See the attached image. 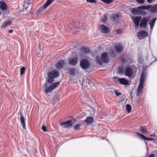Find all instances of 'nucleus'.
Returning <instances> with one entry per match:
<instances>
[{"instance_id": "nucleus-20", "label": "nucleus", "mask_w": 157, "mask_h": 157, "mask_svg": "<svg viewBox=\"0 0 157 157\" xmlns=\"http://www.w3.org/2000/svg\"><path fill=\"white\" fill-rule=\"evenodd\" d=\"M84 121L88 124L92 123L93 121V118L91 116L87 117Z\"/></svg>"}, {"instance_id": "nucleus-17", "label": "nucleus", "mask_w": 157, "mask_h": 157, "mask_svg": "<svg viewBox=\"0 0 157 157\" xmlns=\"http://www.w3.org/2000/svg\"><path fill=\"white\" fill-rule=\"evenodd\" d=\"M115 48L117 52H120L123 50V47L120 44L118 43L115 46Z\"/></svg>"}, {"instance_id": "nucleus-51", "label": "nucleus", "mask_w": 157, "mask_h": 157, "mask_svg": "<svg viewBox=\"0 0 157 157\" xmlns=\"http://www.w3.org/2000/svg\"><path fill=\"white\" fill-rule=\"evenodd\" d=\"M37 56H38V57H40V56H41V55H40V54H38V55H37Z\"/></svg>"}, {"instance_id": "nucleus-46", "label": "nucleus", "mask_w": 157, "mask_h": 157, "mask_svg": "<svg viewBox=\"0 0 157 157\" xmlns=\"http://www.w3.org/2000/svg\"><path fill=\"white\" fill-rule=\"evenodd\" d=\"M13 32V30L12 29H10L9 30L8 32L9 33H12Z\"/></svg>"}, {"instance_id": "nucleus-15", "label": "nucleus", "mask_w": 157, "mask_h": 157, "mask_svg": "<svg viewBox=\"0 0 157 157\" xmlns=\"http://www.w3.org/2000/svg\"><path fill=\"white\" fill-rule=\"evenodd\" d=\"M20 113L21 115V117L20 119L21 123L23 126V128L24 129H26V127L25 126V118L24 117L22 113H21V112H20Z\"/></svg>"}, {"instance_id": "nucleus-8", "label": "nucleus", "mask_w": 157, "mask_h": 157, "mask_svg": "<svg viewBox=\"0 0 157 157\" xmlns=\"http://www.w3.org/2000/svg\"><path fill=\"white\" fill-rule=\"evenodd\" d=\"M101 59L103 62L108 63L109 61V56L106 52L103 53L101 55Z\"/></svg>"}, {"instance_id": "nucleus-48", "label": "nucleus", "mask_w": 157, "mask_h": 157, "mask_svg": "<svg viewBox=\"0 0 157 157\" xmlns=\"http://www.w3.org/2000/svg\"><path fill=\"white\" fill-rule=\"evenodd\" d=\"M150 136H155V134L154 133H152L150 134Z\"/></svg>"}, {"instance_id": "nucleus-27", "label": "nucleus", "mask_w": 157, "mask_h": 157, "mask_svg": "<svg viewBox=\"0 0 157 157\" xmlns=\"http://www.w3.org/2000/svg\"><path fill=\"white\" fill-rule=\"evenodd\" d=\"M119 17V15L117 14H116L112 15V19L113 21H115L118 20Z\"/></svg>"}, {"instance_id": "nucleus-19", "label": "nucleus", "mask_w": 157, "mask_h": 157, "mask_svg": "<svg viewBox=\"0 0 157 157\" xmlns=\"http://www.w3.org/2000/svg\"><path fill=\"white\" fill-rule=\"evenodd\" d=\"M143 88L144 86L139 84L138 88L136 90V95L137 96H138L140 95V93H141Z\"/></svg>"}, {"instance_id": "nucleus-32", "label": "nucleus", "mask_w": 157, "mask_h": 157, "mask_svg": "<svg viewBox=\"0 0 157 157\" xmlns=\"http://www.w3.org/2000/svg\"><path fill=\"white\" fill-rule=\"evenodd\" d=\"M156 20V18L155 17L152 20H151V22H149V24H150V25H151L154 26Z\"/></svg>"}, {"instance_id": "nucleus-47", "label": "nucleus", "mask_w": 157, "mask_h": 157, "mask_svg": "<svg viewBox=\"0 0 157 157\" xmlns=\"http://www.w3.org/2000/svg\"><path fill=\"white\" fill-rule=\"evenodd\" d=\"M122 62H123V63H125V61H126L125 59L124 58H123L122 59Z\"/></svg>"}, {"instance_id": "nucleus-40", "label": "nucleus", "mask_w": 157, "mask_h": 157, "mask_svg": "<svg viewBox=\"0 0 157 157\" xmlns=\"http://www.w3.org/2000/svg\"><path fill=\"white\" fill-rule=\"evenodd\" d=\"M86 1L87 2L94 3H95L97 2L96 0H86Z\"/></svg>"}, {"instance_id": "nucleus-25", "label": "nucleus", "mask_w": 157, "mask_h": 157, "mask_svg": "<svg viewBox=\"0 0 157 157\" xmlns=\"http://www.w3.org/2000/svg\"><path fill=\"white\" fill-rule=\"evenodd\" d=\"M140 131L143 134H146L147 132V129L145 127L141 126L140 128Z\"/></svg>"}, {"instance_id": "nucleus-22", "label": "nucleus", "mask_w": 157, "mask_h": 157, "mask_svg": "<svg viewBox=\"0 0 157 157\" xmlns=\"http://www.w3.org/2000/svg\"><path fill=\"white\" fill-rule=\"evenodd\" d=\"M11 23V21L8 20H7L3 23L2 25L1 26V28L3 29L7 25H10Z\"/></svg>"}, {"instance_id": "nucleus-5", "label": "nucleus", "mask_w": 157, "mask_h": 157, "mask_svg": "<svg viewBox=\"0 0 157 157\" xmlns=\"http://www.w3.org/2000/svg\"><path fill=\"white\" fill-rule=\"evenodd\" d=\"M147 33L145 30H141L137 33V36L140 39L144 38L147 36Z\"/></svg>"}, {"instance_id": "nucleus-34", "label": "nucleus", "mask_w": 157, "mask_h": 157, "mask_svg": "<svg viewBox=\"0 0 157 157\" xmlns=\"http://www.w3.org/2000/svg\"><path fill=\"white\" fill-rule=\"evenodd\" d=\"M126 109L128 112H129L131 110V106L129 104H127L126 105Z\"/></svg>"}, {"instance_id": "nucleus-44", "label": "nucleus", "mask_w": 157, "mask_h": 157, "mask_svg": "<svg viewBox=\"0 0 157 157\" xmlns=\"http://www.w3.org/2000/svg\"><path fill=\"white\" fill-rule=\"evenodd\" d=\"M134 24H135L136 27L137 29V28L138 27V26H139V23H138L137 24L136 23H134Z\"/></svg>"}, {"instance_id": "nucleus-4", "label": "nucleus", "mask_w": 157, "mask_h": 157, "mask_svg": "<svg viewBox=\"0 0 157 157\" xmlns=\"http://www.w3.org/2000/svg\"><path fill=\"white\" fill-rule=\"evenodd\" d=\"M59 82H55L52 83V85L48 87L45 89V92L47 93H49L51 92L52 90L55 89L58 86L59 84Z\"/></svg>"}, {"instance_id": "nucleus-41", "label": "nucleus", "mask_w": 157, "mask_h": 157, "mask_svg": "<svg viewBox=\"0 0 157 157\" xmlns=\"http://www.w3.org/2000/svg\"><path fill=\"white\" fill-rule=\"evenodd\" d=\"M116 95L117 96H119L120 95H121V94L120 92H118V91L117 90H115L114 91Z\"/></svg>"}, {"instance_id": "nucleus-36", "label": "nucleus", "mask_w": 157, "mask_h": 157, "mask_svg": "<svg viewBox=\"0 0 157 157\" xmlns=\"http://www.w3.org/2000/svg\"><path fill=\"white\" fill-rule=\"evenodd\" d=\"M136 2L139 4H141L144 3L145 2V0H136Z\"/></svg>"}, {"instance_id": "nucleus-33", "label": "nucleus", "mask_w": 157, "mask_h": 157, "mask_svg": "<svg viewBox=\"0 0 157 157\" xmlns=\"http://www.w3.org/2000/svg\"><path fill=\"white\" fill-rule=\"evenodd\" d=\"M136 133L141 138V139L146 140L147 137H146L144 135L140 134L138 132H136Z\"/></svg>"}, {"instance_id": "nucleus-2", "label": "nucleus", "mask_w": 157, "mask_h": 157, "mask_svg": "<svg viewBox=\"0 0 157 157\" xmlns=\"http://www.w3.org/2000/svg\"><path fill=\"white\" fill-rule=\"evenodd\" d=\"M151 7V5L138 6L137 9L136 8L132 9L131 10V12L134 15L139 14L140 9H142L143 10H148Z\"/></svg>"}, {"instance_id": "nucleus-37", "label": "nucleus", "mask_w": 157, "mask_h": 157, "mask_svg": "<svg viewBox=\"0 0 157 157\" xmlns=\"http://www.w3.org/2000/svg\"><path fill=\"white\" fill-rule=\"evenodd\" d=\"M42 130L44 132H46L47 131L46 126L45 125H43L42 127Z\"/></svg>"}, {"instance_id": "nucleus-1", "label": "nucleus", "mask_w": 157, "mask_h": 157, "mask_svg": "<svg viewBox=\"0 0 157 157\" xmlns=\"http://www.w3.org/2000/svg\"><path fill=\"white\" fill-rule=\"evenodd\" d=\"M59 72L56 70H52L49 72L48 74V78L47 79V82L44 84V86L47 87L48 85V83L49 84H52L54 81V78L58 77L59 76Z\"/></svg>"}, {"instance_id": "nucleus-6", "label": "nucleus", "mask_w": 157, "mask_h": 157, "mask_svg": "<svg viewBox=\"0 0 157 157\" xmlns=\"http://www.w3.org/2000/svg\"><path fill=\"white\" fill-rule=\"evenodd\" d=\"M113 79L114 80H117L119 81L120 84L122 85H128V80L124 78H119L114 76L113 77Z\"/></svg>"}, {"instance_id": "nucleus-38", "label": "nucleus", "mask_w": 157, "mask_h": 157, "mask_svg": "<svg viewBox=\"0 0 157 157\" xmlns=\"http://www.w3.org/2000/svg\"><path fill=\"white\" fill-rule=\"evenodd\" d=\"M81 124H77L75 126L74 128L75 130L77 129H79L80 128L79 127L81 126Z\"/></svg>"}, {"instance_id": "nucleus-50", "label": "nucleus", "mask_w": 157, "mask_h": 157, "mask_svg": "<svg viewBox=\"0 0 157 157\" xmlns=\"http://www.w3.org/2000/svg\"><path fill=\"white\" fill-rule=\"evenodd\" d=\"M150 25V29H152L154 27V26H153V25Z\"/></svg>"}, {"instance_id": "nucleus-26", "label": "nucleus", "mask_w": 157, "mask_h": 157, "mask_svg": "<svg viewBox=\"0 0 157 157\" xmlns=\"http://www.w3.org/2000/svg\"><path fill=\"white\" fill-rule=\"evenodd\" d=\"M75 69L74 68H71L69 69L70 74L71 75H75Z\"/></svg>"}, {"instance_id": "nucleus-29", "label": "nucleus", "mask_w": 157, "mask_h": 157, "mask_svg": "<svg viewBox=\"0 0 157 157\" xmlns=\"http://www.w3.org/2000/svg\"><path fill=\"white\" fill-rule=\"evenodd\" d=\"M26 68L24 67H21L20 70V75H23L25 71Z\"/></svg>"}, {"instance_id": "nucleus-39", "label": "nucleus", "mask_w": 157, "mask_h": 157, "mask_svg": "<svg viewBox=\"0 0 157 157\" xmlns=\"http://www.w3.org/2000/svg\"><path fill=\"white\" fill-rule=\"evenodd\" d=\"M103 18L102 20V21L103 22H106V21L107 20V16L105 15H103Z\"/></svg>"}, {"instance_id": "nucleus-13", "label": "nucleus", "mask_w": 157, "mask_h": 157, "mask_svg": "<svg viewBox=\"0 0 157 157\" xmlns=\"http://www.w3.org/2000/svg\"><path fill=\"white\" fill-rule=\"evenodd\" d=\"M54 0H47L46 2L44 3L43 5L41 6L40 8V10L39 11H41L43 9L46 8L48 7Z\"/></svg>"}, {"instance_id": "nucleus-11", "label": "nucleus", "mask_w": 157, "mask_h": 157, "mask_svg": "<svg viewBox=\"0 0 157 157\" xmlns=\"http://www.w3.org/2000/svg\"><path fill=\"white\" fill-rule=\"evenodd\" d=\"M125 74L126 76H128L129 77H132L133 73V71L132 68L129 67H127L125 70Z\"/></svg>"}, {"instance_id": "nucleus-21", "label": "nucleus", "mask_w": 157, "mask_h": 157, "mask_svg": "<svg viewBox=\"0 0 157 157\" xmlns=\"http://www.w3.org/2000/svg\"><path fill=\"white\" fill-rule=\"evenodd\" d=\"M81 50L82 52L84 53H88L90 52V50L88 47H82L81 48Z\"/></svg>"}, {"instance_id": "nucleus-30", "label": "nucleus", "mask_w": 157, "mask_h": 157, "mask_svg": "<svg viewBox=\"0 0 157 157\" xmlns=\"http://www.w3.org/2000/svg\"><path fill=\"white\" fill-rule=\"evenodd\" d=\"M96 61L98 64H99V65H102V61L101 60V59L99 57H97Z\"/></svg>"}, {"instance_id": "nucleus-3", "label": "nucleus", "mask_w": 157, "mask_h": 157, "mask_svg": "<svg viewBox=\"0 0 157 157\" xmlns=\"http://www.w3.org/2000/svg\"><path fill=\"white\" fill-rule=\"evenodd\" d=\"M79 64L82 69L86 70L89 68L90 63L87 59H83L81 60Z\"/></svg>"}, {"instance_id": "nucleus-10", "label": "nucleus", "mask_w": 157, "mask_h": 157, "mask_svg": "<svg viewBox=\"0 0 157 157\" xmlns=\"http://www.w3.org/2000/svg\"><path fill=\"white\" fill-rule=\"evenodd\" d=\"M99 29L101 32L103 33H108L109 32V29L108 27L104 25H99Z\"/></svg>"}, {"instance_id": "nucleus-35", "label": "nucleus", "mask_w": 157, "mask_h": 157, "mask_svg": "<svg viewBox=\"0 0 157 157\" xmlns=\"http://www.w3.org/2000/svg\"><path fill=\"white\" fill-rule=\"evenodd\" d=\"M118 73L121 75L123 73V68L122 67H119L117 71Z\"/></svg>"}, {"instance_id": "nucleus-9", "label": "nucleus", "mask_w": 157, "mask_h": 157, "mask_svg": "<svg viewBox=\"0 0 157 157\" xmlns=\"http://www.w3.org/2000/svg\"><path fill=\"white\" fill-rule=\"evenodd\" d=\"M148 20L147 17H143L140 23V27L141 28H143L144 29L147 26Z\"/></svg>"}, {"instance_id": "nucleus-14", "label": "nucleus", "mask_w": 157, "mask_h": 157, "mask_svg": "<svg viewBox=\"0 0 157 157\" xmlns=\"http://www.w3.org/2000/svg\"><path fill=\"white\" fill-rule=\"evenodd\" d=\"M78 58L76 57H73L69 59L68 63L70 65H75L78 63Z\"/></svg>"}, {"instance_id": "nucleus-23", "label": "nucleus", "mask_w": 157, "mask_h": 157, "mask_svg": "<svg viewBox=\"0 0 157 157\" xmlns=\"http://www.w3.org/2000/svg\"><path fill=\"white\" fill-rule=\"evenodd\" d=\"M151 7L150 8H151L150 11L152 13H154L157 12V4L152 7L151 5Z\"/></svg>"}, {"instance_id": "nucleus-31", "label": "nucleus", "mask_w": 157, "mask_h": 157, "mask_svg": "<svg viewBox=\"0 0 157 157\" xmlns=\"http://www.w3.org/2000/svg\"><path fill=\"white\" fill-rule=\"evenodd\" d=\"M101 1L104 2V3L107 4H110L112 3L113 1V0H101Z\"/></svg>"}, {"instance_id": "nucleus-16", "label": "nucleus", "mask_w": 157, "mask_h": 157, "mask_svg": "<svg viewBox=\"0 0 157 157\" xmlns=\"http://www.w3.org/2000/svg\"><path fill=\"white\" fill-rule=\"evenodd\" d=\"M146 75V74L143 71L141 74L139 84L144 86Z\"/></svg>"}, {"instance_id": "nucleus-49", "label": "nucleus", "mask_w": 157, "mask_h": 157, "mask_svg": "<svg viewBox=\"0 0 157 157\" xmlns=\"http://www.w3.org/2000/svg\"><path fill=\"white\" fill-rule=\"evenodd\" d=\"M152 0H147V1L148 2H149V3H150L151 2Z\"/></svg>"}, {"instance_id": "nucleus-24", "label": "nucleus", "mask_w": 157, "mask_h": 157, "mask_svg": "<svg viewBox=\"0 0 157 157\" xmlns=\"http://www.w3.org/2000/svg\"><path fill=\"white\" fill-rule=\"evenodd\" d=\"M141 19V16H138L135 17L133 20L134 23L137 24L138 23H139Z\"/></svg>"}, {"instance_id": "nucleus-43", "label": "nucleus", "mask_w": 157, "mask_h": 157, "mask_svg": "<svg viewBox=\"0 0 157 157\" xmlns=\"http://www.w3.org/2000/svg\"><path fill=\"white\" fill-rule=\"evenodd\" d=\"M154 140V139L153 138L147 137L146 140L151 141Z\"/></svg>"}, {"instance_id": "nucleus-7", "label": "nucleus", "mask_w": 157, "mask_h": 157, "mask_svg": "<svg viewBox=\"0 0 157 157\" xmlns=\"http://www.w3.org/2000/svg\"><path fill=\"white\" fill-rule=\"evenodd\" d=\"M73 123L71 120H68L65 122H61L59 125L64 128H68L72 126Z\"/></svg>"}, {"instance_id": "nucleus-42", "label": "nucleus", "mask_w": 157, "mask_h": 157, "mask_svg": "<svg viewBox=\"0 0 157 157\" xmlns=\"http://www.w3.org/2000/svg\"><path fill=\"white\" fill-rule=\"evenodd\" d=\"M138 61L139 63H141L143 62V60L141 58H140L138 59Z\"/></svg>"}, {"instance_id": "nucleus-45", "label": "nucleus", "mask_w": 157, "mask_h": 157, "mask_svg": "<svg viewBox=\"0 0 157 157\" xmlns=\"http://www.w3.org/2000/svg\"><path fill=\"white\" fill-rule=\"evenodd\" d=\"M148 157H155V155L154 154H151Z\"/></svg>"}, {"instance_id": "nucleus-12", "label": "nucleus", "mask_w": 157, "mask_h": 157, "mask_svg": "<svg viewBox=\"0 0 157 157\" xmlns=\"http://www.w3.org/2000/svg\"><path fill=\"white\" fill-rule=\"evenodd\" d=\"M64 65V61L63 60H59L55 66L56 69L59 70L63 68Z\"/></svg>"}, {"instance_id": "nucleus-28", "label": "nucleus", "mask_w": 157, "mask_h": 157, "mask_svg": "<svg viewBox=\"0 0 157 157\" xmlns=\"http://www.w3.org/2000/svg\"><path fill=\"white\" fill-rule=\"evenodd\" d=\"M142 9H140L139 14L142 16H145L147 14V12Z\"/></svg>"}, {"instance_id": "nucleus-18", "label": "nucleus", "mask_w": 157, "mask_h": 157, "mask_svg": "<svg viewBox=\"0 0 157 157\" xmlns=\"http://www.w3.org/2000/svg\"><path fill=\"white\" fill-rule=\"evenodd\" d=\"M7 6L6 3L3 1L0 2V9L2 10H6L7 9Z\"/></svg>"}]
</instances>
